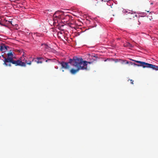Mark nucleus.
I'll use <instances>...</instances> for the list:
<instances>
[{"label": "nucleus", "instance_id": "nucleus-2", "mask_svg": "<svg viewBox=\"0 0 158 158\" xmlns=\"http://www.w3.org/2000/svg\"><path fill=\"white\" fill-rule=\"evenodd\" d=\"M7 55V57L4 56V55H1L2 56L4 59V60H3L4 62L3 65L6 66L11 67V64L12 63L15 66H26L25 63L22 62L19 59L16 60H14L13 59L14 55L12 52L8 53Z\"/></svg>", "mask_w": 158, "mask_h": 158}, {"label": "nucleus", "instance_id": "nucleus-20", "mask_svg": "<svg viewBox=\"0 0 158 158\" xmlns=\"http://www.w3.org/2000/svg\"><path fill=\"white\" fill-rule=\"evenodd\" d=\"M0 24H2L0 22Z\"/></svg>", "mask_w": 158, "mask_h": 158}, {"label": "nucleus", "instance_id": "nucleus-1", "mask_svg": "<svg viewBox=\"0 0 158 158\" xmlns=\"http://www.w3.org/2000/svg\"><path fill=\"white\" fill-rule=\"evenodd\" d=\"M69 63L76 68V69H72L70 70V73L74 74L80 70L86 69L88 64H90L92 62L83 61L82 58L80 59L77 57L74 56L73 59H69Z\"/></svg>", "mask_w": 158, "mask_h": 158}, {"label": "nucleus", "instance_id": "nucleus-10", "mask_svg": "<svg viewBox=\"0 0 158 158\" xmlns=\"http://www.w3.org/2000/svg\"><path fill=\"white\" fill-rule=\"evenodd\" d=\"M42 59H43L42 57H37L36 59L35 58L33 59L32 61H34L37 64H41L43 62L41 60Z\"/></svg>", "mask_w": 158, "mask_h": 158}, {"label": "nucleus", "instance_id": "nucleus-4", "mask_svg": "<svg viewBox=\"0 0 158 158\" xmlns=\"http://www.w3.org/2000/svg\"><path fill=\"white\" fill-rule=\"evenodd\" d=\"M64 13L62 11H57L53 15L54 23H58L62 20L63 18Z\"/></svg>", "mask_w": 158, "mask_h": 158}, {"label": "nucleus", "instance_id": "nucleus-19", "mask_svg": "<svg viewBox=\"0 0 158 158\" xmlns=\"http://www.w3.org/2000/svg\"><path fill=\"white\" fill-rule=\"evenodd\" d=\"M110 0H105V1H107V2L109 1H110Z\"/></svg>", "mask_w": 158, "mask_h": 158}, {"label": "nucleus", "instance_id": "nucleus-12", "mask_svg": "<svg viewBox=\"0 0 158 158\" xmlns=\"http://www.w3.org/2000/svg\"><path fill=\"white\" fill-rule=\"evenodd\" d=\"M125 47H128L129 48H131L132 47V45L129 43H127L124 44Z\"/></svg>", "mask_w": 158, "mask_h": 158}, {"label": "nucleus", "instance_id": "nucleus-14", "mask_svg": "<svg viewBox=\"0 0 158 158\" xmlns=\"http://www.w3.org/2000/svg\"><path fill=\"white\" fill-rule=\"evenodd\" d=\"M46 62H48V61L50 62H52V59H47V60H46L45 61Z\"/></svg>", "mask_w": 158, "mask_h": 158}, {"label": "nucleus", "instance_id": "nucleus-6", "mask_svg": "<svg viewBox=\"0 0 158 158\" xmlns=\"http://www.w3.org/2000/svg\"><path fill=\"white\" fill-rule=\"evenodd\" d=\"M71 16L69 15H65L64 14L63 18L62 20H63L64 22H69L68 24L71 26V25L73 24L71 22V20H72Z\"/></svg>", "mask_w": 158, "mask_h": 158}, {"label": "nucleus", "instance_id": "nucleus-21", "mask_svg": "<svg viewBox=\"0 0 158 158\" xmlns=\"http://www.w3.org/2000/svg\"><path fill=\"white\" fill-rule=\"evenodd\" d=\"M62 71L63 72H64V70H62Z\"/></svg>", "mask_w": 158, "mask_h": 158}, {"label": "nucleus", "instance_id": "nucleus-9", "mask_svg": "<svg viewBox=\"0 0 158 158\" xmlns=\"http://www.w3.org/2000/svg\"><path fill=\"white\" fill-rule=\"evenodd\" d=\"M19 60L21 61L22 62L25 63V64H27L30 65L31 64V61H29L28 62H27V60L24 58V57H21Z\"/></svg>", "mask_w": 158, "mask_h": 158}, {"label": "nucleus", "instance_id": "nucleus-3", "mask_svg": "<svg viewBox=\"0 0 158 158\" xmlns=\"http://www.w3.org/2000/svg\"><path fill=\"white\" fill-rule=\"evenodd\" d=\"M132 60L134 61L135 62L140 64H138L134 63V65H136L138 66H142L143 68H150L153 70H158V66L157 65L140 61L136 60Z\"/></svg>", "mask_w": 158, "mask_h": 158}, {"label": "nucleus", "instance_id": "nucleus-5", "mask_svg": "<svg viewBox=\"0 0 158 158\" xmlns=\"http://www.w3.org/2000/svg\"><path fill=\"white\" fill-rule=\"evenodd\" d=\"M127 21L129 22V20H130V22L132 24H135L136 22H139L137 20H135L134 18L135 17H136V15L135 13H132L131 12L128 13L127 14Z\"/></svg>", "mask_w": 158, "mask_h": 158}, {"label": "nucleus", "instance_id": "nucleus-8", "mask_svg": "<svg viewBox=\"0 0 158 158\" xmlns=\"http://www.w3.org/2000/svg\"><path fill=\"white\" fill-rule=\"evenodd\" d=\"M7 48H8V46H6L4 44H3L1 45H0V50L3 52H5L7 50Z\"/></svg>", "mask_w": 158, "mask_h": 158}, {"label": "nucleus", "instance_id": "nucleus-13", "mask_svg": "<svg viewBox=\"0 0 158 158\" xmlns=\"http://www.w3.org/2000/svg\"><path fill=\"white\" fill-rule=\"evenodd\" d=\"M98 2L96 0H94V1H92V4L94 5H96V3H98Z\"/></svg>", "mask_w": 158, "mask_h": 158}, {"label": "nucleus", "instance_id": "nucleus-15", "mask_svg": "<svg viewBox=\"0 0 158 158\" xmlns=\"http://www.w3.org/2000/svg\"><path fill=\"white\" fill-rule=\"evenodd\" d=\"M130 80V81H131V83L132 84H133L134 83V81L132 80H131H131Z\"/></svg>", "mask_w": 158, "mask_h": 158}, {"label": "nucleus", "instance_id": "nucleus-11", "mask_svg": "<svg viewBox=\"0 0 158 158\" xmlns=\"http://www.w3.org/2000/svg\"><path fill=\"white\" fill-rule=\"evenodd\" d=\"M41 46H42L43 48L46 51H49L50 50V48L46 44H42Z\"/></svg>", "mask_w": 158, "mask_h": 158}, {"label": "nucleus", "instance_id": "nucleus-17", "mask_svg": "<svg viewBox=\"0 0 158 158\" xmlns=\"http://www.w3.org/2000/svg\"><path fill=\"white\" fill-rule=\"evenodd\" d=\"M8 22H9V23H10V24H12V23L11 21H8Z\"/></svg>", "mask_w": 158, "mask_h": 158}, {"label": "nucleus", "instance_id": "nucleus-7", "mask_svg": "<svg viewBox=\"0 0 158 158\" xmlns=\"http://www.w3.org/2000/svg\"><path fill=\"white\" fill-rule=\"evenodd\" d=\"M59 63L61 65L62 68H64L66 69H68L69 68L70 66L69 65V64L70 63L69 61L68 62L62 61L60 63L59 62Z\"/></svg>", "mask_w": 158, "mask_h": 158}, {"label": "nucleus", "instance_id": "nucleus-18", "mask_svg": "<svg viewBox=\"0 0 158 158\" xmlns=\"http://www.w3.org/2000/svg\"><path fill=\"white\" fill-rule=\"evenodd\" d=\"M126 61V64H128L129 62L128 61Z\"/></svg>", "mask_w": 158, "mask_h": 158}, {"label": "nucleus", "instance_id": "nucleus-16", "mask_svg": "<svg viewBox=\"0 0 158 158\" xmlns=\"http://www.w3.org/2000/svg\"><path fill=\"white\" fill-rule=\"evenodd\" d=\"M120 60V59L119 60H118V59H116L115 60V63L119 61V60Z\"/></svg>", "mask_w": 158, "mask_h": 158}]
</instances>
